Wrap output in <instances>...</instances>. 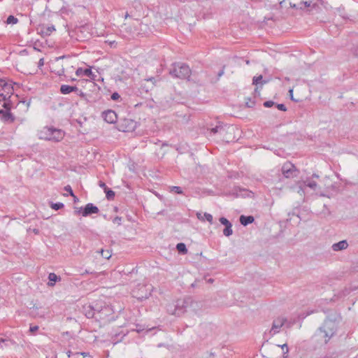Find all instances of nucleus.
I'll return each instance as SVG.
<instances>
[{"instance_id": "49530a36", "label": "nucleus", "mask_w": 358, "mask_h": 358, "mask_svg": "<svg viewBox=\"0 0 358 358\" xmlns=\"http://www.w3.org/2000/svg\"><path fill=\"white\" fill-rule=\"evenodd\" d=\"M43 65H44V59H43V58H41L38 61V67H41Z\"/></svg>"}, {"instance_id": "5fc2aeb1", "label": "nucleus", "mask_w": 358, "mask_h": 358, "mask_svg": "<svg viewBox=\"0 0 358 358\" xmlns=\"http://www.w3.org/2000/svg\"><path fill=\"white\" fill-rule=\"evenodd\" d=\"M73 197V201L74 203H76L79 201L78 198L74 194V196Z\"/></svg>"}, {"instance_id": "6e6d98bb", "label": "nucleus", "mask_w": 358, "mask_h": 358, "mask_svg": "<svg viewBox=\"0 0 358 358\" xmlns=\"http://www.w3.org/2000/svg\"><path fill=\"white\" fill-rule=\"evenodd\" d=\"M34 233L35 234H39V230H38V229H34Z\"/></svg>"}, {"instance_id": "37998d69", "label": "nucleus", "mask_w": 358, "mask_h": 358, "mask_svg": "<svg viewBox=\"0 0 358 358\" xmlns=\"http://www.w3.org/2000/svg\"><path fill=\"white\" fill-rule=\"evenodd\" d=\"M92 307H93L94 309L97 310H96V313H98V311H99V310H101V307H103V306H102V305L99 304V303H95L94 305H92Z\"/></svg>"}, {"instance_id": "f03ea898", "label": "nucleus", "mask_w": 358, "mask_h": 358, "mask_svg": "<svg viewBox=\"0 0 358 358\" xmlns=\"http://www.w3.org/2000/svg\"><path fill=\"white\" fill-rule=\"evenodd\" d=\"M13 103L10 99L0 94V119L6 123H12L15 120L14 115L10 113Z\"/></svg>"}, {"instance_id": "473e14b6", "label": "nucleus", "mask_w": 358, "mask_h": 358, "mask_svg": "<svg viewBox=\"0 0 358 358\" xmlns=\"http://www.w3.org/2000/svg\"><path fill=\"white\" fill-rule=\"evenodd\" d=\"M18 20L13 15H9L6 20L8 24H16Z\"/></svg>"}, {"instance_id": "f704fd0d", "label": "nucleus", "mask_w": 358, "mask_h": 358, "mask_svg": "<svg viewBox=\"0 0 358 358\" xmlns=\"http://www.w3.org/2000/svg\"><path fill=\"white\" fill-rule=\"evenodd\" d=\"M275 104V102L273 101H264V103H263L264 106L266 107V108L272 107Z\"/></svg>"}, {"instance_id": "e2e57ef3", "label": "nucleus", "mask_w": 358, "mask_h": 358, "mask_svg": "<svg viewBox=\"0 0 358 358\" xmlns=\"http://www.w3.org/2000/svg\"><path fill=\"white\" fill-rule=\"evenodd\" d=\"M313 176H314L315 178L318 177V176H317V175H315V174H314V175H313Z\"/></svg>"}, {"instance_id": "de8ad7c7", "label": "nucleus", "mask_w": 358, "mask_h": 358, "mask_svg": "<svg viewBox=\"0 0 358 358\" xmlns=\"http://www.w3.org/2000/svg\"><path fill=\"white\" fill-rule=\"evenodd\" d=\"M6 80H3V79H0V91L1 90H3V83H5Z\"/></svg>"}, {"instance_id": "e433bc0d", "label": "nucleus", "mask_w": 358, "mask_h": 358, "mask_svg": "<svg viewBox=\"0 0 358 358\" xmlns=\"http://www.w3.org/2000/svg\"><path fill=\"white\" fill-rule=\"evenodd\" d=\"M64 190L68 192L71 196H74V193H73L72 188L70 185L65 186Z\"/></svg>"}, {"instance_id": "c03bdc74", "label": "nucleus", "mask_w": 358, "mask_h": 358, "mask_svg": "<svg viewBox=\"0 0 358 358\" xmlns=\"http://www.w3.org/2000/svg\"><path fill=\"white\" fill-rule=\"evenodd\" d=\"M99 185L100 187H101L104 191L106 190V189L108 188L106 183L103 182V181L100 180L99 182Z\"/></svg>"}, {"instance_id": "aec40b11", "label": "nucleus", "mask_w": 358, "mask_h": 358, "mask_svg": "<svg viewBox=\"0 0 358 358\" xmlns=\"http://www.w3.org/2000/svg\"><path fill=\"white\" fill-rule=\"evenodd\" d=\"M240 223L243 226H247L249 224H252L255 221V218L252 215H241L239 217Z\"/></svg>"}, {"instance_id": "13d9d810", "label": "nucleus", "mask_w": 358, "mask_h": 358, "mask_svg": "<svg viewBox=\"0 0 358 358\" xmlns=\"http://www.w3.org/2000/svg\"><path fill=\"white\" fill-rule=\"evenodd\" d=\"M90 84H91L94 87H96V85H95V83H93V82H90Z\"/></svg>"}, {"instance_id": "58836bf2", "label": "nucleus", "mask_w": 358, "mask_h": 358, "mask_svg": "<svg viewBox=\"0 0 358 358\" xmlns=\"http://www.w3.org/2000/svg\"><path fill=\"white\" fill-rule=\"evenodd\" d=\"M245 104H246L247 107L252 108L255 106V102L254 101H252L250 99H249V101H247L245 103Z\"/></svg>"}, {"instance_id": "a211bd4d", "label": "nucleus", "mask_w": 358, "mask_h": 358, "mask_svg": "<svg viewBox=\"0 0 358 358\" xmlns=\"http://www.w3.org/2000/svg\"><path fill=\"white\" fill-rule=\"evenodd\" d=\"M268 82V80H263V76L262 75L253 77L252 84L257 85L255 92H257V90L259 89V85H260V88H262V85Z\"/></svg>"}, {"instance_id": "dca6fc26", "label": "nucleus", "mask_w": 358, "mask_h": 358, "mask_svg": "<svg viewBox=\"0 0 358 358\" xmlns=\"http://www.w3.org/2000/svg\"><path fill=\"white\" fill-rule=\"evenodd\" d=\"M348 247V243L346 240L341 241L338 243H334L331 248L334 251L338 252L345 250Z\"/></svg>"}, {"instance_id": "bb28decb", "label": "nucleus", "mask_w": 358, "mask_h": 358, "mask_svg": "<svg viewBox=\"0 0 358 358\" xmlns=\"http://www.w3.org/2000/svg\"><path fill=\"white\" fill-rule=\"evenodd\" d=\"M55 30V27L50 26V27H47L45 28H43L41 30V31L42 34H45V36H49Z\"/></svg>"}, {"instance_id": "2f4dec72", "label": "nucleus", "mask_w": 358, "mask_h": 358, "mask_svg": "<svg viewBox=\"0 0 358 358\" xmlns=\"http://www.w3.org/2000/svg\"><path fill=\"white\" fill-rule=\"evenodd\" d=\"M305 185L313 189H315L317 187L316 182L313 180H307L305 182Z\"/></svg>"}, {"instance_id": "7c9ffc66", "label": "nucleus", "mask_w": 358, "mask_h": 358, "mask_svg": "<svg viewBox=\"0 0 358 358\" xmlns=\"http://www.w3.org/2000/svg\"><path fill=\"white\" fill-rule=\"evenodd\" d=\"M171 192H173L178 194H183V192L180 187L178 186H171L169 187Z\"/></svg>"}, {"instance_id": "a18cd8bd", "label": "nucleus", "mask_w": 358, "mask_h": 358, "mask_svg": "<svg viewBox=\"0 0 358 358\" xmlns=\"http://www.w3.org/2000/svg\"><path fill=\"white\" fill-rule=\"evenodd\" d=\"M38 329V326H31L29 328V331L33 333L36 331Z\"/></svg>"}, {"instance_id": "864d4df0", "label": "nucleus", "mask_w": 358, "mask_h": 358, "mask_svg": "<svg viewBox=\"0 0 358 358\" xmlns=\"http://www.w3.org/2000/svg\"><path fill=\"white\" fill-rule=\"evenodd\" d=\"M285 3V0H282L281 1L279 2V6L280 7H282L284 6V3Z\"/></svg>"}, {"instance_id": "393cba45", "label": "nucleus", "mask_w": 358, "mask_h": 358, "mask_svg": "<svg viewBox=\"0 0 358 358\" xmlns=\"http://www.w3.org/2000/svg\"><path fill=\"white\" fill-rule=\"evenodd\" d=\"M176 249L181 254H186L187 252V249L186 245L183 243H179L176 245Z\"/></svg>"}, {"instance_id": "6e6552de", "label": "nucleus", "mask_w": 358, "mask_h": 358, "mask_svg": "<svg viewBox=\"0 0 358 358\" xmlns=\"http://www.w3.org/2000/svg\"><path fill=\"white\" fill-rule=\"evenodd\" d=\"M282 175L287 178H293L298 175V170L295 166L289 162L285 163L281 169Z\"/></svg>"}, {"instance_id": "4be33fe9", "label": "nucleus", "mask_w": 358, "mask_h": 358, "mask_svg": "<svg viewBox=\"0 0 358 358\" xmlns=\"http://www.w3.org/2000/svg\"><path fill=\"white\" fill-rule=\"evenodd\" d=\"M188 311L190 310L193 312H196L198 310L201 308V305L200 302L194 301L191 298V303H188Z\"/></svg>"}, {"instance_id": "052dcab7", "label": "nucleus", "mask_w": 358, "mask_h": 358, "mask_svg": "<svg viewBox=\"0 0 358 358\" xmlns=\"http://www.w3.org/2000/svg\"><path fill=\"white\" fill-rule=\"evenodd\" d=\"M289 92L291 94V95L292 96V92H293L292 90H290Z\"/></svg>"}, {"instance_id": "412c9836", "label": "nucleus", "mask_w": 358, "mask_h": 358, "mask_svg": "<svg viewBox=\"0 0 358 358\" xmlns=\"http://www.w3.org/2000/svg\"><path fill=\"white\" fill-rule=\"evenodd\" d=\"M79 96L81 97L82 99L85 101L87 103H93L96 101V99H93L92 96L91 94H88L86 93H84L83 91L79 90V92L77 94Z\"/></svg>"}, {"instance_id": "4c0bfd02", "label": "nucleus", "mask_w": 358, "mask_h": 358, "mask_svg": "<svg viewBox=\"0 0 358 358\" xmlns=\"http://www.w3.org/2000/svg\"><path fill=\"white\" fill-rule=\"evenodd\" d=\"M120 98V95L117 92H113L111 95V99L117 101Z\"/></svg>"}, {"instance_id": "b1692460", "label": "nucleus", "mask_w": 358, "mask_h": 358, "mask_svg": "<svg viewBox=\"0 0 358 358\" xmlns=\"http://www.w3.org/2000/svg\"><path fill=\"white\" fill-rule=\"evenodd\" d=\"M224 131V128L222 124H219L216 127L210 129V135H215L217 133H222Z\"/></svg>"}, {"instance_id": "4d7b16f0", "label": "nucleus", "mask_w": 358, "mask_h": 358, "mask_svg": "<svg viewBox=\"0 0 358 358\" xmlns=\"http://www.w3.org/2000/svg\"><path fill=\"white\" fill-rule=\"evenodd\" d=\"M155 80V78L151 77V78H150L147 79L146 80H147V81H152H152H153V80Z\"/></svg>"}, {"instance_id": "c756f323", "label": "nucleus", "mask_w": 358, "mask_h": 358, "mask_svg": "<svg viewBox=\"0 0 358 358\" xmlns=\"http://www.w3.org/2000/svg\"><path fill=\"white\" fill-rule=\"evenodd\" d=\"M64 206V203H60V202L51 203V204H50V207L55 210H60V209L63 208Z\"/></svg>"}, {"instance_id": "09e8293b", "label": "nucleus", "mask_w": 358, "mask_h": 358, "mask_svg": "<svg viewBox=\"0 0 358 358\" xmlns=\"http://www.w3.org/2000/svg\"><path fill=\"white\" fill-rule=\"evenodd\" d=\"M75 92L78 94L79 92L78 88L76 86H71V92Z\"/></svg>"}, {"instance_id": "cd10ccee", "label": "nucleus", "mask_w": 358, "mask_h": 358, "mask_svg": "<svg viewBox=\"0 0 358 358\" xmlns=\"http://www.w3.org/2000/svg\"><path fill=\"white\" fill-rule=\"evenodd\" d=\"M104 192L106 193V196L107 199L113 200L114 199L115 192L112 189L107 188L106 190L104 191Z\"/></svg>"}, {"instance_id": "1a4fd4ad", "label": "nucleus", "mask_w": 358, "mask_h": 358, "mask_svg": "<svg viewBox=\"0 0 358 358\" xmlns=\"http://www.w3.org/2000/svg\"><path fill=\"white\" fill-rule=\"evenodd\" d=\"M118 129L123 132L134 131L136 127V122L131 119L124 118L122 120L118 125Z\"/></svg>"}, {"instance_id": "0e129e2a", "label": "nucleus", "mask_w": 358, "mask_h": 358, "mask_svg": "<svg viewBox=\"0 0 358 358\" xmlns=\"http://www.w3.org/2000/svg\"><path fill=\"white\" fill-rule=\"evenodd\" d=\"M2 92H3V90H1V91H0V93H2Z\"/></svg>"}, {"instance_id": "4468645a", "label": "nucleus", "mask_w": 358, "mask_h": 358, "mask_svg": "<svg viewBox=\"0 0 358 358\" xmlns=\"http://www.w3.org/2000/svg\"><path fill=\"white\" fill-rule=\"evenodd\" d=\"M96 310L91 304L83 307V313L87 318H94L96 320L97 313Z\"/></svg>"}, {"instance_id": "f257e3e1", "label": "nucleus", "mask_w": 358, "mask_h": 358, "mask_svg": "<svg viewBox=\"0 0 358 358\" xmlns=\"http://www.w3.org/2000/svg\"><path fill=\"white\" fill-rule=\"evenodd\" d=\"M341 317L339 315H329L322 324L316 330L312 339L321 344H327L338 331Z\"/></svg>"}, {"instance_id": "2eb2a0df", "label": "nucleus", "mask_w": 358, "mask_h": 358, "mask_svg": "<svg viewBox=\"0 0 358 358\" xmlns=\"http://www.w3.org/2000/svg\"><path fill=\"white\" fill-rule=\"evenodd\" d=\"M76 74L78 76H85L92 79H94V78L95 77V75L93 73L91 69H83L82 68H78L76 71Z\"/></svg>"}, {"instance_id": "69168bd1", "label": "nucleus", "mask_w": 358, "mask_h": 358, "mask_svg": "<svg viewBox=\"0 0 358 358\" xmlns=\"http://www.w3.org/2000/svg\"><path fill=\"white\" fill-rule=\"evenodd\" d=\"M357 358H358V357H357Z\"/></svg>"}, {"instance_id": "0eeeda50", "label": "nucleus", "mask_w": 358, "mask_h": 358, "mask_svg": "<svg viewBox=\"0 0 358 358\" xmlns=\"http://www.w3.org/2000/svg\"><path fill=\"white\" fill-rule=\"evenodd\" d=\"M75 214L82 213L83 217H87L92 214H97L99 209L92 203H87L84 208H75Z\"/></svg>"}, {"instance_id": "f8f14e48", "label": "nucleus", "mask_w": 358, "mask_h": 358, "mask_svg": "<svg viewBox=\"0 0 358 358\" xmlns=\"http://www.w3.org/2000/svg\"><path fill=\"white\" fill-rule=\"evenodd\" d=\"M286 321V318L284 317H278L277 319L274 320L270 332L272 334H275L278 333L280 328L283 326Z\"/></svg>"}, {"instance_id": "f3484780", "label": "nucleus", "mask_w": 358, "mask_h": 358, "mask_svg": "<svg viewBox=\"0 0 358 358\" xmlns=\"http://www.w3.org/2000/svg\"><path fill=\"white\" fill-rule=\"evenodd\" d=\"M196 217L202 222L205 220L208 221L210 224H213V215L208 213H202L201 212L196 213Z\"/></svg>"}, {"instance_id": "ea45409f", "label": "nucleus", "mask_w": 358, "mask_h": 358, "mask_svg": "<svg viewBox=\"0 0 358 358\" xmlns=\"http://www.w3.org/2000/svg\"><path fill=\"white\" fill-rule=\"evenodd\" d=\"M303 5L305 7H310L312 5V1H303L299 3V6H302Z\"/></svg>"}, {"instance_id": "423d86ee", "label": "nucleus", "mask_w": 358, "mask_h": 358, "mask_svg": "<svg viewBox=\"0 0 358 358\" xmlns=\"http://www.w3.org/2000/svg\"><path fill=\"white\" fill-rule=\"evenodd\" d=\"M150 287V285H138L137 287L132 290L133 296L141 301L148 299L151 295Z\"/></svg>"}, {"instance_id": "20e7f679", "label": "nucleus", "mask_w": 358, "mask_h": 358, "mask_svg": "<svg viewBox=\"0 0 358 358\" xmlns=\"http://www.w3.org/2000/svg\"><path fill=\"white\" fill-rule=\"evenodd\" d=\"M40 138L54 142L61 141L64 137V131L53 127H45L41 131Z\"/></svg>"}, {"instance_id": "a19ab883", "label": "nucleus", "mask_w": 358, "mask_h": 358, "mask_svg": "<svg viewBox=\"0 0 358 358\" xmlns=\"http://www.w3.org/2000/svg\"><path fill=\"white\" fill-rule=\"evenodd\" d=\"M280 346L282 348V350H283L284 355L288 353V346L286 343L283 344L282 345H280Z\"/></svg>"}, {"instance_id": "603ef678", "label": "nucleus", "mask_w": 358, "mask_h": 358, "mask_svg": "<svg viewBox=\"0 0 358 358\" xmlns=\"http://www.w3.org/2000/svg\"><path fill=\"white\" fill-rule=\"evenodd\" d=\"M290 6H291V7H292V8H299L300 9H302V8H303V7H302V6H299V7H297L296 4H292V3H290Z\"/></svg>"}, {"instance_id": "5701e85b", "label": "nucleus", "mask_w": 358, "mask_h": 358, "mask_svg": "<svg viewBox=\"0 0 358 358\" xmlns=\"http://www.w3.org/2000/svg\"><path fill=\"white\" fill-rule=\"evenodd\" d=\"M48 285L49 286H54L55 283L57 281H59L61 280V278L58 275H57L55 273H50L48 275Z\"/></svg>"}, {"instance_id": "79ce46f5", "label": "nucleus", "mask_w": 358, "mask_h": 358, "mask_svg": "<svg viewBox=\"0 0 358 358\" xmlns=\"http://www.w3.org/2000/svg\"><path fill=\"white\" fill-rule=\"evenodd\" d=\"M113 222L114 223H117V224L120 225L121 224V222H122V217L117 216V217H115L113 219Z\"/></svg>"}, {"instance_id": "6ab92c4d", "label": "nucleus", "mask_w": 358, "mask_h": 358, "mask_svg": "<svg viewBox=\"0 0 358 358\" xmlns=\"http://www.w3.org/2000/svg\"><path fill=\"white\" fill-rule=\"evenodd\" d=\"M3 92H2L1 94H3V95H5L6 97L8 98V99H10L13 93V86L11 85V84H9L6 82L3 83Z\"/></svg>"}, {"instance_id": "bf43d9fd", "label": "nucleus", "mask_w": 358, "mask_h": 358, "mask_svg": "<svg viewBox=\"0 0 358 358\" xmlns=\"http://www.w3.org/2000/svg\"><path fill=\"white\" fill-rule=\"evenodd\" d=\"M85 273H92V272H90V271H87V270L85 271Z\"/></svg>"}, {"instance_id": "3c124183", "label": "nucleus", "mask_w": 358, "mask_h": 358, "mask_svg": "<svg viewBox=\"0 0 358 358\" xmlns=\"http://www.w3.org/2000/svg\"><path fill=\"white\" fill-rule=\"evenodd\" d=\"M82 354V357H83L84 358H85L87 356H90V354L88 352H80Z\"/></svg>"}, {"instance_id": "8fccbe9b", "label": "nucleus", "mask_w": 358, "mask_h": 358, "mask_svg": "<svg viewBox=\"0 0 358 358\" xmlns=\"http://www.w3.org/2000/svg\"><path fill=\"white\" fill-rule=\"evenodd\" d=\"M224 68H222V69H221L218 73H217V76H218V78H220L223 74H224Z\"/></svg>"}, {"instance_id": "39448f33", "label": "nucleus", "mask_w": 358, "mask_h": 358, "mask_svg": "<svg viewBox=\"0 0 358 358\" xmlns=\"http://www.w3.org/2000/svg\"><path fill=\"white\" fill-rule=\"evenodd\" d=\"M170 75L173 78L187 79L191 75V69L188 65L184 63H174L169 70Z\"/></svg>"}, {"instance_id": "ddd939ff", "label": "nucleus", "mask_w": 358, "mask_h": 358, "mask_svg": "<svg viewBox=\"0 0 358 358\" xmlns=\"http://www.w3.org/2000/svg\"><path fill=\"white\" fill-rule=\"evenodd\" d=\"M220 223L224 225L225 228L223 230V234L225 236H230L233 234L231 223L224 217H221L219 219Z\"/></svg>"}, {"instance_id": "7ed1b4c3", "label": "nucleus", "mask_w": 358, "mask_h": 358, "mask_svg": "<svg viewBox=\"0 0 358 358\" xmlns=\"http://www.w3.org/2000/svg\"><path fill=\"white\" fill-rule=\"evenodd\" d=\"M191 303V297L177 300L174 304H169L167 311L169 314L180 316L188 311V303Z\"/></svg>"}, {"instance_id": "a878e982", "label": "nucleus", "mask_w": 358, "mask_h": 358, "mask_svg": "<svg viewBox=\"0 0 358 358\" xmlns=\"http://www.w3.org/2000/svg\"><path fill=\"white\" fill-rule=\"evenodd\" d=\"M60 92L62 94H68L71 92V86L67 85H62L60 87Z\"/></svg>"}, {"instance_id": "c85d7f7f", "label": "nucleus", "mask_w": 358, "mask_h": 358, "mask_svg": "<svg viewBox=\"0 0 358 358\" xmlns=\"http://www.w3.org/2000/svg\"><path fill=\"white\" fill-rule=\"evenodd\" d=\"M66 354L69 358H84L80 352H72L69 350Z\"/></svg>"}, {"instance_id": "680f3d73", "label": "nucleus", "mask_w": 358, "mask_h": 358, "mask_svg": "<svg viewBox=\"0 0 358 358\" xmlns=\"http://www.w3.org/2000/svg\"><path fill=\"white\" fill-rule=\"evenodd\" d=\"M209 282H213V280L210 278V279L209 280Z\"/></svg>"}, {"instance_id": "9d476101", "label": "nucleus", "mask_w": 358, "mask_h": 358, "mask_svg": "<svg viewBox=\"0 0 358 358\" xmlns=\"http://www.w3.org/2000/svg\"><path fill=\"white\" fill-rule=\"evenodd\" d=\"M113 310L109 306L103 305V307H101V310H99L97 313L96 320H105L109 316L112 315Z\"/></svg>"}, {"instance_id": "c9c22d12", "label": "nucleus", "mask_w": 358, "mask_h": 358, "mask_svg": "<svg viewBox=\"0 0 358 358\" xmlns=\"http://www.w3.org/2000/svg\"><path fill=\"white\" fill-rule=\"evenodd\" d=\"M275 106H276V108L281 111L287 110V107L283 103H277Z\"/></svg>"}, {"instance_id": "72a5a7b5", "label": "nucleus", "mask_w": 358, "mask_h": 358, "mask_svg": "<svg viewBox=\"0 0 358 358\" xmlns=\"http://www.w3.org/2000/svg\"><path fill=\"white\" fill-rule=\"evenodd\" d=\"M101 253L102 257L106 259H108L111 257L110 253L108 250L104 251L103 250H101Z\"/></svg>"}, {"instance_id": "9b49d317", "label": "nucleus", "mask_w": 358, "mask_h": 358, "mask_svg": "<svg viewBox=\"0 0 358 358\" xmlns=\"http://www.w3.org/2000/svg\"><path fill=\"white\" fill-rule=\"evenodd\" d=\"M101 117L107 123L109 124H114L117 120V115L113 110H107L102 112Z\"/></svg>"}]
</instances>
